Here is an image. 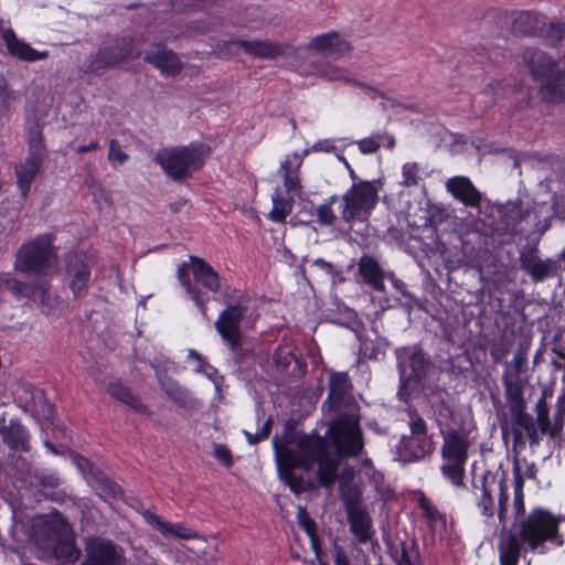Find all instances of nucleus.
Listing matches in <instances>:
<instances>
[{
    "label": "nucleus",
    "mask_w": 565,
    "mask_h": 565,
    "mask_svg": "<svg viewBox=\"0 0 565 565\" xmlns=\"http://www.w3.org/2000/svg\"><path fill=\"white\" fill-rule=\"evenodd\" d=\"M29 154L44 158L46 156V149L43 143L42 129L39 125H34L29 130Z\"/></svg>",
    "instance_id": "3c124183"
},
{
    "label": "nucleus",
    "mask_w": 565,
    "mask_h": 565,
    "mask_svg": "<svg viewBox=\"0 0 565 565\" xmlns=\"http://www.w3.org/2000/svg\"><path fill=\"white\" fill-rule=\"evenodd\" d=\"M73 460L77 468L81 470V472L86 476L88 481H90L94 478V472L100 471L88 459L81 456L79 454H74Z\"/></svg>",
    "instance_id": "13d9d810"
},
{
    "label": "nucleus",
    "mask_w": 565,
    "mask_h": 565,
    "mask_svg": "<svg viewBox=\"0 0 565 565\" xmlns=\"http://www.w3.org/2000/svg\"><path fill=\"white\" fill-rule=\"evenodd\" d=\"M186 264H183L179 266L178 268V278L181 282V285L185 288L186 292L190 295L192 300L196 303L199 307L201 313L203 317H206V302L207 298L204 296V294L194 285L191 284L190 278L186 274Z\"/></svg>",
    "instance_id": "c03bdc74"
},
{
    "label": "nucleus",
    "mask_w": 565,
    "mask_h": 565,
    "mask_svg": "<svg viewBox=\"0 0 565 565\" xmlns=\"http://www.w3.org/2000/svg\"><path fill=\"white\" fill-rule=\"evenodd\" d=\"M522 61L533 79L541 82L542 100L552 105L565 104V62L559 67L552 55L536 47L525 49Z\"/></svg>",
    "instance_id": "20e7f679"
},
{
    "label": "nucleus",
    "mask_w": 565,
    "mask_h": 565,
    "mask_svg": "<svg viewBox=\"0 0 565 565\" xmlns=\"http://www.w3.org/2000/svg\"><path fill=\"white\" fill-rule=\"evenodd\" d=\"M271 426H273V418L268 417L266 419V422L264 423L260 431H258L256 434H252V433H249L247 430H244V435L246 436L247 441L250 445H256V444L260 443L262 440L266 439L269 436L270 430H271Z\"/></svg>",
    "instance_id": "bf43d9fd"
},
{
    "label": "nucleus",
    "mask_w": 565,
    "mask_h": 565,
    "mask_svg": "<svg viewBox=\"0 0 565 565\" xmlns=\"http://www.w3.org/2000/svg\"><path fill=\"white\" fill-rule=\"evenodd\" d=\"M552 351L561 359L565 360V341L562 335L554 338Z\"/></svg>",
    "instance_id": "774afa93"
},
{
    "label": "nucleus",
    "mask_w": 565,
    "mask_h": 565,
    "mask_svg": "<svg viewBox=\"0 0 565 565\" xmlns=\"http://www.w3.org/2000/svg\"><path fill=\"white\" fill-rule=\"evenodd\" d=\"M273 209L268 214L270 221L275 223H285L286 217L292 212L294 196L289 193L282 192L278 186L275 189L273 195Z\"/></svg>",
    "instance_id": "c9c22d12"
},
{
    "label": "nucleus",
    "mask_w": 565,
    "mask_h": 565,
    "mask_svg": "<svg viewBox=\"0 0 565 565\" xmlns=\"http://www.w3.org/2000/svg\"><path fill=\"white\" fill-rule=\"evenodd\" d=\"M340 195H331L323 204L316 210L317 221L323 226L334 225L340 218Z\"/></svg>",
    "instance_id": "ea45409f"
},
{
    "label": "nucleus",
    "mask_w": 565,
    "mask_h": 565,
    "mask_svg": "<svg viewBox=\"0 0 565 565\" xmlns=\"http://www.w3.org/2000/svg\"><path fill=\"white\" fill-rule=\"evenodd\" d=\"M89 482L103 499H117L122 494L120 487L102 471L94 472V478Z\"/></svg>",
    "instance_id": "37998d69"
},
{
    "label": "nucleus",
    "mask_w": 565,
    "mask_h": 565,
    "mask_svg": "<svg viewBox=\"0 0 565 565\" xmlns=\"http://www.w3.org/2000/svg\"><path fill=\"white\" fill-rule=\"evenodd\" d=\"M510 418L501 420L503 434L508 430L513 435L514 447L524 446L526 439L531 446L539 445L541 437L540 427L532 415L526 413V407L509 411Z\"/></svg>",
    "instance_id": "f8f14e48"
},
{
    "label": "nucleus",
    "mask_w": 565,
    "mask_h": 565,
    "mask_svg": "<svg viewBox=\"0 0 565 565\" xmlns=\"http://www.w3.org/2000/svg\"><path fill=\"white\" fill-rule=\"evenodd\" d=\"M381 180L354 182L349 191L341 195L340 220L350 224L367 222L379 201L382 190Z\"/></svg>",
    "instance_id": "423d86ee"
},
{
    "label": "nucleus",
    "mask_w": 565,
    "mask_h": 565,
    "mask_svg": "<svg viewBox=\"0 0 565 565\" xmlns=\"http://www.w3.org/2000/svg\"><path fill=\"white\" fill-rule=\"evenodd\" d=\"M543 36L552 46L557 45L565 36V23L552 22L542 28Z\"/></svg>",
    "instance_id": "864d4df0"
},
{
    "label": "nucleus",
    "mask_w": 565,
    "mask_h": 565,
    "mask_svg": "<svg viewBox=\"0 0 565 565\" xmlns=\"http://www.w3.org/2000/svg\"><path fill=\"white\" fill-rule=\"evenodd\" d=\"M444 444L441 447L443 458L468 459L469 441L467 436L457 429L443 431Z\"/></svg>",
    "instance_id": "c85d7f7f"
},
{
    "label": "nucleus",
    "mask_w": 565,
    "mask_h": 565,
    "mask_svg": "<svg viewBox=\"0 0 565 565\" xmlns=\"http://www.w3.org/2000/svg\"><path fill=\"white\" fill-rule=\"evenodd\" d=\"M3 38L7 43L8 51L24 61L34 62L38 60H44L47 57L49 53L46 51L39 52L32 49L29 44L19 41L12 30H8L4 32Z\"/></svg>",
    "instance_id": "72a5a7b5"
},
{
    "label": "nucleus",
    "mask_w": 565,
    "mask_h": 565,
    "mask_svg": "<svg viewBox=\"0 0 565 565\" xmlns=\"http://www.w3.org/2000/svg\"><path fill=\"white\" fill-rule=\"evenodd\" d=\"M409 435H404L397 447L399 458L406 462L424 459L435 451L433 435L428 434L426 420L416 409L408 411Z\"/></svg>",
    "instance_id": "6e6552de"
},
{
    "label": "nucleus",
    "mask_w": 565,
    "mask_h": 565,
    "mask_svg": "<svg viewBox=\"0 0 565 565\" xmlns=\"http://www.w3.org/2000/svg\"><path fill=\"white\" fill-rule=\"evenodd\" d=\"M232 45L243 49L247 54L260 58H275L280 55H288L292 47L288 44H278L273 41H247L236 40Z\"/></svg>",
    "instance_id": "393cba45"
},
{
    "label": "nucleus",
    "mask_w": 565,
    "mask_h": 565,
    "mask_svg": "<svg viewBox=\"0 0 565 565\" xmlns=\"http://www.w3.org/2000/svg\"><path fill=\"white\" fill-rule=\"evenodd\" d=\"M1 284L18 298H30L39 295L42 298V301H44L45 294L49 289V284L45 280H39L36 284H29L15 278H3L1 279Z\"/></svg>",
    "instance_id": "473e14b6"
},
{
    "label": "nucleus",
    "mask_w": 565,
    "mask_h": 565,
    "mask_svg": "<svg viewBox=\"0 0 565 565\" xmlns=\"http://www.w3.org/2000/svg\"><path fill=\"white\" fill-rule=\"evenodd\" d=\"M514 473V521L507 526L508 486L504 471L486 470L479 478L471 481V500L486 518L495 513L494 494L498 497V519L502 524L498 536L500 565H518L527 551H536L545 543L563 546L564 539L558 531L561 519L550 511L536 508L525 513L523 498V477L518 461L513 466Z\"/></svg>",
    "instance_id": "f257e3e1"
},
{
    "label": "nucleus",
    "mask_w": 565,
    "mask_h": 565,
    "mask_svg": "<svg viewBox=\"0 0 565 565\" xmlns=\"http://www.w3.org/2000/svg\"><path fill=\"white\" fill-rule=\"evenodd\" d=\"M520 267L534 282L543 281L548 277L555 276L561 268L556 259H542L537 255L536 246L532 245H525L521 249Z\"/></svg>",
    "instance_id": "4468645a"
},
{
    "label": "nucleus",
    "mask_w": 565,
    "mask_h": 565,
    "mask_svg": "<svg viewBox=\"0 0 565 565\" xmlns=\"http://www.w3.org/2000/svg\"><path fill=\"white\" fill-rule=\"evenodd\" d=\"M0 436L10 450L19 452L31 450L30 434L19 419H10L8 424L0 425Z\"/></svg>",
    "instance_id": "b1692460"
},
{
    "label": "nucleus",
    "mask_w": 565,
    "mask_h": 565,
    "mask_svg": "<svg viewBox=\"0 0 565 565\" xmlns=\"http://www.w3.org/2000/svg\"><path fill=\"white\" fill-rule=\"evenodd\" d=\"M247 312L246 301L242 297L235 303H228L218 315L214 327L228 345L231 351L235 354L239 362L243 355L248 353V350L243 349L244 334L241 330V324Z\"/></svg>",
    "instance_id": "1a4fd4ad"
},
{
    "label": "nucleus",
    "mask_w": 565,
    "mask_h": 565,
    "mask_svg": "<svg viewBox=\"0 0 565 565\" xmlns=\"http://www.w3.org/2000/svg\"><path fill=\"white\" fill-rule=\"evenodd\" d=\"M444 463L441 465V473L457 488L467 489L468 499L471 500V488H467L463 482L465 477V465L467 459L461 458H443Z\"/></svg>",
    "instance_id": "e433bc0d"
},
{
    "label": "nucleus",
    "mask_w": 565,
    "mask_h": 565,
    "mask_svg": "<svg viewBox=\"0 0 565 565\" xmlns=\"http://www.w3.org/2000/svg\"><path fill=\"white\" fill-rule=\"evenodd\" d=\"M139 55L140 52L134 49L130 38L124 36L116 39L113 44L102 46L96 53L89 56L87 71L98 72L105 68H111L126 58H136Z\"/></svg>",
    "instance_id": "9b49d317"
},
{
    "label": "nucleus",
    "mask_w": 565,
    "mask_h": 565,
    "mask_svg": "<svg viewBox=\"0 0 565 565\" xmlns=\"http://www.w3.org/2000/svg\"><path fill=\"white\" fill-rule=\"evenodd\" d=\"M388 273L371 255L364 254L358 262V281L371 287L374 291L385 292V280Z\"/></svg>",
    "instance_id": "4be33fe9"
},
{
    "label": "nucleus",
    "mask_w": 565,
    "mask_h": 565,
    "mask_svg": "<svg viewBox=\"0 0 565 565\" xmlns=\"http://www.w3.org/2000/svg\"><path fill=\"white\" fill-rule=\"evenodd\" d=\"M401 381L404 387L419 385L434 371L435 365L422 348L406 347L396 351Z\"/></svg>",
    "instance_id": "9d476101"
},
{
    "label": "nucleus",
    "mask_w": 565,
    "mask_h": 565,
    "mask_svg": "<svg viewBox=\"0 0 565 565\" xmlns=\"http://www.w3.org/2000/svg\"><path fill=\"white\" fill-rule=\"evenodd\" d=\"M158 382L166 395L179 407L185 409H198L201 402L193 397L190 391L181 386L178 381L168 376L167 372L158 366H153Z\"/></svg>",
    "instance_id": "aec40b11"
},
{
    "label": "nucleus",
    "mask_w": 565,
    "mask_h": 565,
    "mask_svg": "<svg viewBox=\"0 0 565 565\" xmlns=\"http://www.w3.org/2000/svg\"><path fill=\"white\" fill-rule=\"evenodd\" d=\"M35 479L39 482V486H41L44 489L47 488H55L58 486V478H56L53 475L49 476H35Z\"/></svg>",
    "instance_id": "338daca9"
},
{
    "label": "nucleus",
    "mask_w": 565,
    "mask_h": 565,
    "mask_svg": "<svg viewBox=\"0 0 565 565\" xmlns=\"http://www.w3.org/2000/svg\"><path fill=\"white\" fill-rule=\"evenodd\" d=\"M502 383L509 411L526 407V403L523 397L525 380L511 374H503Z\"/></svg>",
    "instance_id": "2f4dec72"
},
{
    "label": "nucleus",
    "mask_w": 565,
    "mask_h": 565,
    "mask_svg": "<svg viewBox=\"0 0 565 565\" xmlns=\"http://www.w3.org/2000/svg\"><path fill=\"white\" fill-rule=\"evenodd\" d=\"M402 174H403V180L401 181V184L403 186H406V188L415 186L420 181L419 168H418V164L415 162L405 163L403 166Z\"/></svg>",
    "instance_id": "5fc2aeb1"
},
{
    "label": "nucleus",
    "mask_w": 565,
    "mask_h": 565,
    "mask_svg": "<svg viewBox=\"0 0 565 565\" xmlns=\"http://www.w3.org/2000/svg\"><path fill=\"white\" fill-rule=\"evenodd\" d=\"M452 196L468 207H479L482 193L466 177H454L446 182Z\"/></svg>",
    "instance_id": "a878e982"
},
{
    "label": "nucleus",
    "mask_w": 565,
    "mask_h": 565,
    "mask_svg": "<svg viewBox=\"0 0 565 565\" xmlns=\"http://www.w3.org/2000/svg\"><path fill=\"white\" fill-rule=\"evenodd\" d=\"M328 408L337 414L330 422L328 434L340 455L359 456L364 447L360 426V406L353 385L345 372H331L328 377Z\"/></svg>",
    "instance_id": "f03ea898"
},
{
    "label": "nucleus",
    "mask_w": 565,
    "mask_h": 565,
    "mask_svg": "<svg viewBox=\"0 0 565 565\" xmlns=\"http://www.w3.org/2000/svg\"><path fill=\"white\" fill-rule=\"evenodd\" d=\"M392 557L396 565H417L420 561L417 542L413 540L409 545L402 542L401 550L392 552Z\"/></svg>",
    "instance_id": "de8ad7c7"
},
{
    "label": "nucleus",
    "mask_w": 565,
    "mask_h": 565,
    "mask_svg": "<svg viewBox=\"0 0 565 565\" xmlns=\"http://www.w3.org/2000/svg\"><path fill=\"white\" fill-rule=\"evenodd\" d=\"M122 550L110 541H95L87 547L85 559L79 565H122Z\"/></svg>",
    "instance_id": "412c9836"
},
{
    "label": "nucleus",
    "mask_w": 565,
    "mask_h": 565,
    "mask_svg": "<svg viewBox=\"0 0 565 565\" xmlns=\"http://www.w3.org/2000/svg\"><path fill=\"white\" fill-rule=\"evenodd\" d=\"M339 491L345 511L362 507L361 491L354 483L342 480L339 484Z\"/></svg>",
    "instance_id": "09e8293b"
},
{
    "label": "nucleus",
    "mask_w": 565,
    "mask_h": 565,
    "mask_svg": "<svg viewBox=\"0 0 565 565\" xmlns=\"http://www.w3.org/2000/svg\"><path fill=\"white\" fill-rule=\"evenodd\" d=\"M107 393L118 402L134 409L141 415L151 416L148 406L142 403L139 395L120 382H110L107 385Z\"/></svg>",
    "instance_id": "bb28decb"
},
{
    "label": "nucleus",
    "mask_w": 565,
    "mask_h": 565,
    "mask_svg": "<svg viewBox=\"0 0 565 565\" xmlns=\"http://www.w3.org/2000/svg\"><path fill=\"white\" fill-rule=\"evenodd\" d=\"M309 153V150L306 149L302 153L292 152L288 154L285 160L281 162L279 171L282 172V175L289 174H298L299 168L302 164L305 156Z\"/></svg>",
    "instance_id": "603ef678"
},
{
    "label": "nucleus",
    "mask_w": 565,
    "mask_h": 565,
    "mask_svg": "<svg viewBox=\"0 0 565 565\" xmlns=\"http://www.w3.org/2000/svg\"><path fill=\"white\" fill-rule=\"evenodd\" d=\"M539 18L531 12H520L511 24V32L515 35H531L539 29Z\"/></svg>",
    "instance_id": "a18cd8bd"
},
{
    "label": "nucleus",
    "mask_w": 565,
    "mask_h": 565,
    "mask_svg": "<svg viewBox=\"0 0 565 565\" xmlns=\"http://www.w3.org/2000/svg\"><path fill=\"white\" fill-rule=\"evenodd\" d=\"M418 505L423 510V514L433 531L438 529L443 530L446 527L445 514L441 513L423 492H420L418 497Z\"/></svg>",
    "instance_id": "79ce46f5"
},
{
    "label": "nucleus",
    "mask_w": 565,
    "mask_h": 565,
    "mask_svg": "<svg viewBox=\"0 0 565 565\" xmlns=\"http://www.w3.org/2000/svg\"><path fill=\"white\" fill-rule=\"evenodd\" d=\"M190 263L195 281L207 290L216 292L220 289V276L213 267L196 256H190Z\"/></svg>",
    "instance_id": "c756f323"
},
{
    "label": "nucleus",
    "mask_w": 565,
    "mask_h": 565,
    "mask_svg": "<svg viewBox=\"0 0 565 565\" xmlns=\"http://www.w3.org/2000/svg\"><path fill=\"white\" fill-rule=\"evenodd\" d=\"M143 60L158 68L163 75L175 76L182 71V62L177 53L169 50L162 42L153 43L145 52Z\"/></svg>",
    "instance_id": "a211bd4d"
},
{
    "label": "nucleus",
    "mask_w": 565,
    "mask_h": 565,
    "mask_svg": "<svg viewBox=\"0 0 565 565\" xmlns=\"http://www.w3.org/2000/svg\"><path fill=\"white\" fill-rule=\"evenodd\" d=\"M66 273L71 277L70 288L75 297L86 290L90 278V267L83 254L72 253L66 257Z\"/></svg>",
    "instance_id": "5701e85b"
},
{
    "label": "nucleus",
    "mask_w": 565,
    "mask_h": 565,
    "mask_svg": "<svg viewBox=\"0 0 565 565\" xmlns=\"http://www.w3.org/2000/svg\"><path fill=\"white\" fill-rule=\"evenodd\" d=\"M189 358L193 359L198 362V365L195 367V372L205 374L209 377H212L216 370L209 364V362L203 358L200 353H198L195 350L190 349L189 350Z\"/></svg>",
    "instance_id": "4d7b16f0"
},
{
    "label": "nucleus",
    "mask_w": 565,
    "mask_h": 565,
    "mask_svg": "<svg viewBox=\"0 0 565 565\" xmlns=\"http://www.w3.org/2000/svg\"><path fill=\"white\" fill-rule=\"evenodd\" d=\"M279 471L286 483L290 487V489L299 494L307 490L315 489V483L310 479L305 478L303 476H297L294 471L296 467H289L285 462L280 460V458L276 455Z\"/></svg>",
    "instance_id": "4c0bfd02"
},
{
    "label": "nucleus",
    "mask_w": 565,
    "mask_h": 565,
    "mask_svg": "<svg viewBox=\"0 0 565 565\" xmlns=\"http://www.w3.org/2000/svg\"><path fill=\"white\" fill-rule=\"evenodd\" d=\"M384 140L383 135H374L358 141V146L363 153H374L381 147Z\"/></svg>",
    "instance_id": "6e6d98bb"
},
{
    "label": "nucleus",
    "mask_w": 565,
    "mask_h": 565,
    "mask_svg": "<svg viewBox=\"0 0 565 565\" xmlns=\"http://www.w3.org/2000/svg\"><path fill=\"white\" fill-rule=\"evenodd\" d=\"M276 455L289 467L303 468L309 471L313 463H318L317 477L323 487H331L337 479V469L341 457L335 450L331 454L327 441L321 437H311L305 434H290L284 445H280L277 437L274 438ZM334 449H337L334 447Z\"/></svg>",
    "instance_id": "7ed1b4c3"
},
{
    "label": "nucleus",
    "mask_w": 565,
    "mask_h": 565,
    "mask_svg": "<svg viewBox=\"0 0 565 565\" xmlns=\"http://www.w3.org/2000/svg\"><path fill=\"white\" fill-rule=\"evenodd\" d=\"M310 68L311 70L308 72L309 74L324 81L354 85L364 89L366 93L372 94V98H375V96H383L377 88L353 78L349 70L341 67L329 60L320 58L313 61L310 63Z\"/></svg>",
    "instance_id": "ddd939ff"
},
{
    "label": "nucleus",
    "mask_w": 565,
    "mask_h": 565,
    "mask_svg": "<svg viewBox=\"0 0 565 565\" xmlns=\"http://www.w3.org/2000/svg\"><path fill=\"white\" fill-rule=\"evenodd\" d=\"M146 522L158 530L164 537H180V539H191L194 536V532L190 529H186L182 525H174L171 523H168L163 521L160 516L156 515L154 513L150 512L149 510H146L142 513Z\"/></svg>",
    "instance_id": "f704fd0d"
},
{
    "label": "nucleus",
    "mask_w": 565,
    "mask_h": 565,
    "mask_svg": "<svg viewBox=\"0 0 565 565\" xmlns=\"http://www.w3.org/2000/svg\"><path fill=\"white\" fill-rule=\"evenodd\" d=\"M56 264L50 235L38 236L22 245L17 254L14 268L24 274H31L39 280L49 276Z\"/></svg>",
    "instance_id": "0eeeda50"
},
{
    "label": "nucleus",
    "mask_w": 565,
    "mask_h": 565,
    "mask_svg": "<svg viewBox=\"0 0 565 565\" xmlns=\"http://www.w3.org/2000/svg\"><path fill=\"white\" fill-rule=\"evenodd\" d=\"M129 159V156L121 150L119 142L116 139L109 140L108 160L110 162L117 161L122 164Z\"/></svg>",
    "instance_id": "680f3d73"
},
{
    "label": "nucleus",
    "mask_w": 565,
    "mask_h": 565,
    "mask_svg": "<svg viewBox=\"0 0 565 565\" xmlns=\"http://www.w3.org/2000/svg\"><path fill=\"white\" fill-rule=\"evenodd\" d=\"M351 532L360 543H366L372 539V519L364 505L347 511Z\"/></svg>",
    "instance_id": "cd10ccee"
},
{
    "label": "nucleus",
    "mask_w": 565,
    "mask_h": 565,
    "mask_svg": "<svg viewBox=\"0 0 565 565\" xmlns=\"http://www.w3.org/2000/svg\"><path fill=\"white\" fill-rule=\"evenodd\" d=\"M306 47L309 51H315L323 56H332L335 60L344 57L353 50L351 43L335 31L313 36Z\"/></svg>",
    "instance_id": "f3484780"
},
{
    "label": "nucleus",
    "mask_w": 565,
    "mask_h": 565,
    "mask_svg": "<svg viewBox=\"0 0 565 565\" xmlns=\"http://www.w3.org/2000/svg\"><path fill=\"white\" fill-rule=\"evenodd\" d=\"M50 548L53 550L55 557L63 563L74 564L81 555V551L76 547L71 533L56 541Z\"/></svg>",
    "instance_id": "a19ab883"
},
{
    "label": "nucleus",
    "mask_w": 565,
    "mask_h": 565,
    "mask_svg": "<svg viewBox=\"0 0 565 565\" xmlns=\"http://www.w3.org/2000/svg\"><path fill=\"white\" fill-rule=\"evenodd\" d=\"M298 522L303 527V530L313 537L316 534V523L310 519L307 511L303 508H299L298 511Z\"/></svg>",
    "instance_id": "e2e57ef3"
},
{
    "label": "nucleus",
    "mask_w": 565,
    "mask_h": 565,
    "mask_svg": "<svg viewBox=\"0 0 565 565\" xmlns=\"http://www.w3.org/2000/svg\"><path fill=\"white\" fill-rule=\"evenodd\" d=\"M210 152V146L192 142L188 146L160 149L153 160L173 181H183L203 167Z\"/></svg>",
    "instance_id": "39448f33"
},
{
    "label": "nucleus",
    "mask_w": 565,
    "mask_h": 565,
    "mask_svg": "<svg viewBox=\"0 0 565 565\" xmlns=\"http://www.w3.org/2000/svg\"><path fill=\"white\" fill-rule=\"evenodd\" d=\"M17 394L19 401L23 403L24 411H29L45 419L53 418L55 414L54 406L46 401L45 394L41 388L32 384L22 383L19 385Z\"/></svg>",
    "instance_id": "6ab92c4d"
},
{
    "label": "nucleus",
    "mask_w": 565,
    "mask_h": 565,
    "mask_svg": "<svg viewBox=\"0 0 565 565\" xmlns=\"http://www.w3.org/2000/svg\"><path fill=\"white\" fill-rule=\"evenodd\" d=\"M33 531L36 541L49 548L56 541L67 536L71 533V526L58 512H53L36 518Z\"/></svg>",
    "instance_id": "2eb2a0df"
},
{
    "label": "nucleus",
    "mask_w": 565,
    "mask_h": 565,
    "mask_svg": "<svg viewBox=\"0 0 565 565\" xmlns=\"http://www.w3.org/2000/svg\"><path fill=\"white\" fill-rule=\"evenodd\" d=\"M547 392L543 391L541 397L535 403L536 423L540 427L542 435H548L551 438H556L564 426L565 422V394L557 398L556 412L553 420L550 418V408L546 403Z\"/></svg>",
    "instance_id": "dca6fc26"
},
{
    "label": "nucleus",
    "mask_w": 565,
    "mask_h": 565,
    "mask_svg": "<svg viewBox=\"0 0 565 565\" xmlns=\"http://www.w3.org/2000/svg\"><path fill=\"white\" fill-rule=\"evenodd\" d=\"M501 231L503 234H513L516 232L518 225L524 218V213L516 203H508L499 210Z\"/></svg>",
    "instance_id": "58836bf2"
},
{
    "label": "nucleus",
    "mask_w": 565,
    "mask_h": 565,
    "mask_svg": "<svg viewBox=\"0 0 565 565\" xmlns=\"http://www.w3.org/2000/svg\"><path fill=\"white\" fill-rule=\"evenodd\" d=\"M214 457L226 467L232 465V454L225 445H214Z\"/></svg>",
    "instance_id": "0e129e2a"
},
{
    "label": "nucleus",
    "mask_w": 565,
    "mask_h": 565,
    "mask_svg": "<svg viewBox=\"0 0 565 565\" xmlns=\"http://www.w3.org/2000/svg\"><path fill=\"white\" fill-rule=\"evenodd\" d=\"M509 353V348L503 342L493 345V348L490 351V354L494 362L501 361L503 358H505Z\"/></svg>",
    "instance_id": "69168bd1"
},
{
    "label": "nucleus",
    "mask_w": 565,
    "mask_h": 565,
    "mask_svg": "<svg viewBox=\"0 0 565 565\" xmlns=\"http://www.w3.org/2000/svg\"><path fill=\"white\" fill-rule=\"evenodd\" d=\"M44 157L29 154L26 160L15 167L17 183L21 190V194L26 196L30 185L39 172Z\"/></svg>",
    "instance_id": "7c9ffc66"
},
{
    "label": "nucleus",
    "mask_w": 565,
    "mask_h": 565,
    "mask_svg": "<svg viewBox=\"0 0 565 565\" xmlns=\"http://www.w3.org/2000/svg\"><path fill=\"white\" fill-rule=\"evenodd\" d=\"M527 349L529 345H520V348L514 353L513 360L507 365L503 374H511L516 377H522L521 374L525 372V365L527 361Z\"/></svg>",
    "instance_id": "8fccbe9b"
},
{
    "label": "nucleus",
    "mask_w": 565,
    "mask_h": 565,
    "mask_svg": "<svg viewBox=\"0 0 565 565\" xmlns=\"http://www.w3.org/2000/svg\"><path fill=\"white\" fill-rule=\"evenodd\" d=\"M284 179V190L282 192L289 193L292 196L300 195L302 192V186L300 183L299 173L298 174H289L282 175Z\"/></svg>",
    "instance_id": "052dcab7"
},
{
    "label": "nucleus",
    "mask_w": 565,
    "mask_h": 565,
    "mask_svg": "<svg viewBox=\"0 0 565 565\" xmlns=\"http://www.w3.org/2000/svg\"><path fill=\"white\" fill-rule=\"evenodd\" d=\"M447 395V392L440 390L431 399V408L439 426H447L454 415L449 402L445 398Z\"/></svg>",
    "instance_id": "49530a36"
}]
</instances>
